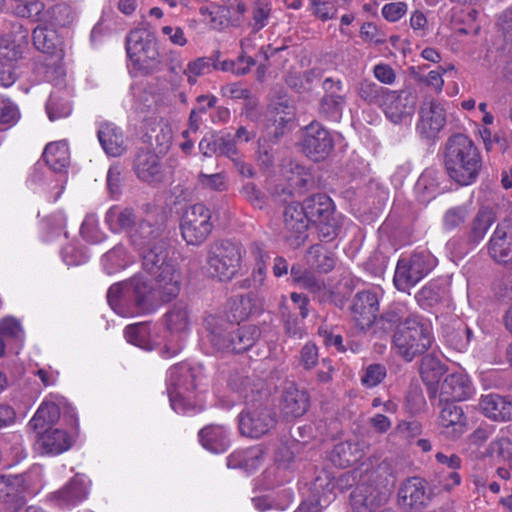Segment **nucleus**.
<instances>
[{
    "label": "nucleus",
    "instance_id": "nucleus-1",
    "mask_svg": "<svg viewBox=\"0 0 512 512\" xmlns=\"http://www.w3.org/2000/svg\"><path fill=\"white\" fill-rule=\"evenodd\" d=\"M142 268L155 280V289L161 301L176 298L181 289V273L169 257L168 243L158 240L151 247L141 251Z\"/></svg>",
    "mask_w": 512,
    "mask_h": 512
},
{
    "label": "nucleus",
    "instance_id": "nucleus-2",
    "mask_svg": "<svg viewBox=\"0 0 512 512\" xmlns=\"http://www.w3.org/2000/svg\"><path fill=\"white\" fill-rule=\"evenodd\" d=\"M445 169L449 177L461 186L474 183L481 169V156L473 141L464 134L448 138L444 153Z\"/></svg>",
    "mask_w": 512,
    "mask_h": 512
},
{
    "label": "nucleus",
    "instance_id": "nucleus-3",
    "mask_svg": "<svg viewBox=\"0 0 512 512\" xmlns=\"http://www.w3.org/2000/svg\"><path fill=\"white\" fill-rule=\"evenodd\" d=\"M392 483V475L386 463L379 464L371 471L366 470L361 482L350 495L352 510L374 512L387 502Z\"/></svg>",
    "mask_w": 512,
    "mask_h": 512
},
{
    "label": "nucleus",
    "instance_id": "nucleus-4",
    "mask_svg": "<svg viewBox=\"0 0 512 512\" xmlns=\"http://www.w3.org/2000/svg\"><path fill=\"white\" fill-rule=\"evenodd\" d=\"M434 342L431 324L422 316L398 327L392 336V348L407 362L428 351Z\"/></svg>",
    "mask_w": 512,
    "mask_h": 512
},
{
    "label": "nucleus",
    "instance_id": "nucleus-5",
    "mask_svg": "<svg viewBox=\"0 0 512 512\" xmlns=\"http://www.w3.org/2000/svg\"><path fill=\"white\" fill-rule=\"evenodd\" d=\"M244 249L241 243L218 240L209 245L207 265L212 277L219 281H230L239 272Z\"/></svg>",
    "mask_w": 512,
    "mask_h": 512
},
{
    "label": "nucleus",
    "instance_id": "nucleus-6",
    "mask_svg": "<svg viewBox=\"0 0 512 512\" xmlns=\"http://www.w3.org/2000/svg\"><path fill=\"white\" fill-rule=\"evenodd\" d=\"M126 51L133 65L144 73L154 72L160 66L156 38L147 29L135 28L128 33Z\"/></svg>",
    "mask_w": 512,
    "mask_h": 512
},
{
    "label": "nucleus",
    "instance_id": "nucleus-7",
    "mask_svg": "<svg viewBox=\"0 0 512 512\" xmlns=\"http://www.w3.org/2000/svg\"><path fill=\"white\" fill-rule=\"evenodd\" d=\"M302 208L310 222L318 226L319 238L329 243L339 234L341 223L339 216L335 215L332 199L326 194H315L308 197Z\"/></svg>",
    "mask_w": 512,
    "mask_h": 512
},
{
    "label": "nucleus",
    "instance_id": "nucleus-8",
    "mask_svg": "<svg viewBox=\"0 0 512 512\" xmlns=\"http://www.w3.org/2000/svg\"><path fill=\"white\" fill-rule=\"evenodd\" d=\"M437 265V259L426 250L415 251L410 256L399 258L393 282L397 290L408 292L418 284Z\"/></svg>",
    "mask_w": 512,
    "mask_h": 512
},
{
    "label": "nucleus",
    "instance_id": "nucleus-9",
    "mask_svg": "<svg viewBox=\"0 0 512 512\" xmlns=\"http://www.w3.org/2000/svg\"><path fill=\"white\" fill-rule=\"evenodd\" d=\"M211 210L202 203L185 208L180 218V232L187 245L200 246L213 230Z\"/></svg>",
    "mask_w": 512,
    "mask_h": 512
},
{
    "label": "nucleus",
    "instance_id": "nucleus-10",
    "mask_svg": "<svg viewBox=\"0 0 512 512\" xmlns=\"http://www.w3.org/2000/svg\"><path fill=\"white\" fill-rule=\"evenodd\" d=\"M167 392L172 409L177 413L188 410L187 394L196 389L195 375L184 362L173 365L167 372Z\"/></svg>",
    "mask_w": 512,
    "mask_h": 512
},
{
    "label": "nucleus",
    "instance_id": "nucleus-11",
    "mask_svg": "<svg viewBox=\"0 0 512 512\" xmlns=\"http://www.w3.org/2000/svg\"><path fill=\"white\" fill-rule=\"evenodd\" d=\"M276 414L268 407H257L243 411L238 416L242 436L258 439L275 428Z\"/></svg>",
    "mask_w": 512,
    "mask_h": 512
},
{
    "label": "nucleus",
    "instance_id": "nucleus-12",
    "mask_svg": "<svg viewBox=\"0 0 512 512\" xmlns=\"http://www.w3.org/2000/svg\"><path fill=\"white\" fill-rule=\"evenodd\" d=\"M126 300L129 303L127 313L149 314L156 310L154 289L142 275H135L126 280Z\"/></svg>",
    "mask_w": 512,
    "mask_h": 512
},
{
    "label": "nucleus",
    "instance_id": "nucleus-13",
    "mask_svg": "<svg viewBox=\"0 0 512 512\" xmlns=\"http://www.w3.org/2000/svg\"><path fill=\"white\" fill-rule=\"evenodd\" d=\"M416 104L417 95L412 89L389 90L381 109L391 122L398 124L412 117Z\"/></svg>",
    "mask_w": 512,
    "mask_h": 512
},
{
    "label": "nucleus",
    "instance_id": "nucleus-14",
    "mask_svg": "<svg viewBox=\"0 0 512 512\" xmlns=\"http://www.w3.org/2000/svg\"><path fill=\"white\" fill-rule=\"evenodd\" d=\"M303 152L313 161L324 160L334 148V140L328 129L319 122H311L305 128L301 142Z\"/></svg>",
    "mask_w": 512,
    "mask_h": 512
},
{
    "label": "nucleus",
    "instance_id": "nucleus-15",
    "mask_svg": "<svg viewBox=\"0 0 512 512\" xmlns=\"http://www.w3.org/2000/svg\"><path fill=\"white\" fill-rule=\"evenodd\" d=\"M432 500L427 482L419 477L407 479L398 490V504L406 511L421 512Z\"/></svg>",
    "mask_w": 512,
    "mask_h": 512
},
{
    "label": "nucleus",
    "instance_id": "nucleus-16",
    "mask_svg": "<svg viewBox=\"0 0 512 512\" xmlns=\"http://www.w3.org/2000/svg\"><path fill=\"white\" fill-rule=\"evenodd\" d=\"M324 91L319 101V114L331 121H339L342 117L347 98L343 94V82L340 79L328 77L322 83Z\"/></svg>",
    "mask_w": 512,
    "mask_h": 512
},
{
    "label": "nucleus",
    "instance_id": "nucleus-17",
    "mask_svg": "<svg viewBox=\"0 0 512 512\" xmlns=\"http://www.w3.org/2000/svg\"><path fill=\"white\" fill-rule=\"evenodd\" d=\"M309 219L298 204H290L284 211L283 237L293 247H299L308 237Z\"/></svg>",
    "mask_w": 512,
    "mask_h": 512
},
{
    "label": "nucleus",
    "instance_id": "nucleus-18",
    "mask_svg": "<svg viewBox=\"0 0 512 512\" xmlns=\"http://www.w3.org/2000/svg\"><path fill=\"white\" fill-rule=\"evenodd\" d=\"M352 319L360 330L369 329L379 311V299L375 292L364 290L357 292L350 307Z\"/></svg>",
    "mask_w": 512,
    "mask_h": 512
},
{
    "label": "nucleus",
    "instance_id": "nucleus-19",
    "mask_svg": "<svg viewBox=\"0 0 512 512\" xmlns=\"http://www.w3.org/2000/svg\"><path fill=\"white\" fill-rule=\"evenodd\" d=\"M441 434L447 439H459L467 430V418L461 406L446 403L439 414Z\"/></svg>",
    "mask_w": 512,
    "mask_h": 512
},
{
    "label": "nucleus",
    "instance_id": "nucleus-20",
    "mask_svg": "<svg viewBox=\"0 0 512 512\" xmlns=\"http://www.w3.org/2000/svg\"><path fill=\"white\" fill-rule=\"evenodd\" d=\"M35 450L42 455H58L70 449L72 442L67 431L59 428H48L35 432Z\"/></svg>",
    "mask_w": 512,
    "mask_h": 512
},
{
    "label": "nucleus",
    "instance_id": "nucleus-21",
    "mask_svg": "<svg viewBox=\"0 0 512 512\" xmlns=\"http://www.w3.org/2000/svg\"><path fill=\"white\" fill-rule=\"evenodd\" d=\"M446 123L445 110L436 100L425 102L420 109L417 124L419 133L426 139L434 138Z\"/></svg>",
    "mask_w": 512,
    "mask_h": 512
},
{
    "label": "nucleus",
    "instance_id": "nucleus-22",
    "mask_svg": "<svg viewBox=\"0 0 512 512\" xmlns=\"http://www.w3.org/2000/svg\"><path fill=\"white\" fill-rule=\"evenodd\" d=\"M490 256L499 263L512 261V224L508 221L499 223L488 243Z\"/></svg>",
    "mask_w": 512,
    "mask_h": 512
},
{
    "label": "nucleus",
    "instance_id": "nucleus-23",
    "mask_svg": "<svg viewBox=\"0 0 512 512\" xmlns=\"http://www.w3.org/2000/svg\"><path fill=\"white\" fill-rule=\"evenodd\" d=\"M310 406L309 394L293 382L287 383L280 398V409L285 417H300Z\"/></svg>",
    "mask_w": 512,
    "mask_h": 512
},
{
    "label": "nucleus",
    "instance_id": "nucleus-24",
    "mask_svg": "<svg viewBox=\"0 0 512 512\" xmlns=\"http://www.w3.org/2000/svg\"><path fill=\"white\" fill-rule=\"evenodd\" d=\"M473 386L467 375L452 373L445 377L440 386L439 397L441 401L453 403L464 401L473 394Z\"/></svg>",
    "mask_w": 512,
    "mask_h": 512
},
{
    "label": "nucleus",
    "instance_id": "nucleus-25",
    "mask_svg": "<svg viewBox=\"0 0 512 512\" xmlns=\"http://www.w3.org/2000/svg\"><path fill=\"white\" fill-rule=\"evenodd\" d=\"M163 225L158 223L152 217L140 219L134 229L131 230L128 236L131 244L142 251L151 247L158 240H165L162 238Z\"/></svg>",
    "mask_w": 512,
    "mask_h": 512
},
{
    "label": "nucleus",
    "instance_id": "nucleus-26",
    "mask_svg": "<svg viewBox=\"0 0 512 512\" xmlns=\"http://www.w3.org/2000/svg\"><path fill=\"white\" fill-rule=\"evenodd\" d=\"M163 319L166 329L180 338L190 332L193 324L192 312L184 301L174 303L164 314Z\"/></svg>",
    "mask_w": 512,
    "mask_h": 512
},
{
    "label": "nucleus",
    "instance_id": "nucleus-27",
    "mask_svg": "<svg viewBox=\"0 0 512 512\" xmlns=\"http://www.w3.org/2000/svg\"><path fill=\"white\" fill-rule=\"evenodd\" d=\"M134 170L137 177L147 183L161 182L164 178L159 156L146 149H141L134 160Z\"/></svg>",
    "mask_w": 512,
    "mask_h": 512
},
{
    "label": "nucleus",
    "instance_id": "nucleus-28",
    "mask_svg": "<svg viewBox=\"0 0 512 512\" xmlns=\"http://www.w3.org/2000/svg\"><path fill=\"white\" fill-rule=\"evenodd\" d=\"M445 372V365L435 355L427 354L422 358L420 375L427 386V393L430 399L437 397L439 382Z\"/></svg>",
    "mask_w": 512,
    "mask_h": 512
},
{
    "label": "nucleus",
    "instance_id": "nucleus-29",
    "mask_svg": "<svg viewBox=\"0 0 512 512\" xmlns=\"http://www.w3.org/2000/svg\"><path fill=\"white\" fill-rule=\"evenodd\" d=\"M97 136L107 155L119 157L125 152L126 146L123 132L115 124L108 122L102 123L99 126Z\"/></svg>",
    "mask_w": 512,
    "mask_h": 512
},
{
    "label": "nucleus",
    "instance_id": "nucleus-30",
    "mask_svg": "<svg viewBox=\"0 0 512 512\" xmlns=\"http://www.w3.org/2000/svg\"><path fill=\"white\" fill-rule=\"evenodd\" d=\"M201 445L216 454L224 453L230 446L228 430L221 425H207L198 433Z\"/></svg>",
    "mask_w": 512,
    "mask_h": 512
},
{
    "label": "nucleus",
    "instance_id": "nucleus-31",
    "mask_svg": "<svg viewBox=\"0 0 512 512\" xmlns=\"http://www.w3.org/2000/svg\"><path fill=\"white\" fill-rule=\"evenodd\" d=\"M480 409L485 416L495 421L512 418V402L499 394H488L480 401Z\"/></svg>",
    "mask_w": 512,
    "mask_h": 512
},
{
    "label": "nucleus",
    "instance_id": "nucleus-32",
    "mask_svg": "<svg viewBox=\"0 0 512 512\" xmlns=\"http://www.w3.org/2000/svg\"><path fill=\"white\" fill-rule=\"evenodd\" d=\"M261 299L253 292L237 296L232 299L230 312L235 321H244L262 312Z\"/></svg>",
    "mask_w": 512,
    "mask_h": 512
},
{
    "label": "nucleus",
    "instance_id": "nucleus-33",
    "mask_svg": "<svg viewBox=\"0 0 512 512\" xmlns=\"http://www.w3.org/2000/svg\"><path fill=\"white\" fill-rule=\"evenodd\" d=\"M290 275L295 284L313 295L321 297L326 294L327 287L324 280L316 276L313 271L303 268L300 264L291 266Z\"/></svg>",
    "mask_w": 512,
    "mask_h": 512
},
{
    "label": "nucleus",
    "instance_id": "nucleus-34",
    "mask_svg": "<svg viewBox=\"0 0 512 512\" xmlns=\"http://www.w3.org/2000/svg\"><path fill=\"white\" fill-rule=\"evenodd\" d=\"M140 219L131 208L112 206L105 215V222L114 233L125 231L128 236Z\"/></svg>",
    "mask_w": 512,
    "mask_h": 512
},
{
    "label": "nucleus",
    "instance_id": "nucleus-35",
    "mask_svg": "<svg viewBox=\"0 0 512 512\" xmlns=\"http://www.w3.org/2000/svg\"><path fill=\"white\" fill-rule=\"evenodd\" d=\"M262 462L263 450L259 446L235 451L227 458L229 468H240L249 473L256 470Z\"/></svg>",
    "mask_w": 512,
    "mask_h": 512
},
{
    "label": "nucleus",
    "instance_id": "nucleus-36",
    "mask_svg": "<svg viewBox=\"0 0 512 512\" xmlns=\"http://www.w3.org/2000/svg\"><path fill=\"white\" fill-rule=\"evenodd\" d=\"M494 222V211L487 206L481 207L473 217L467 231L468 242L473 245L480 243Z\"/></svg>",
    "mask_w": 512,
    "mask_h": 512
},
{
    "label": "nucleus",
    "instance_id": "nucleus-37",
    "mask_svg": "<svg viewBox=\"0 0 512 512\" xmlns=\"http://www.w3.org/2000/svg\"><path fill=\"white\" fill-rule=\"evenodd\" d=\"M363 454L362 446L359 443L340 442L334 446L331 461L335 466L346 468L357 463L363 457Z\"/></svg>",
    "mask_w": 512,
    "mask_h": 512
},
{
    "label": "nucleus",
    "instance_id": "nucleus-38",
    "mask_svg": "<svg viewBox=\"0 0 512 512\" xmlns=\"http://www.w3.org/2000/svg\"><path fill=\"white\" fill-rule=\"evenodd\" d=\"M421 317L412 312L410 308L403 302H394L382 313L380 320L383 324H387L388 328L406 326L408 323L415 321Z\"/></svg>",
    "mask_w": 512,
    "mask_h": 512
},
{
    "label": "nucleus",
    "instance_id": "nucleus-39",
    "mask_svg": "<svg viewBox=\"0 0 512 512\" xmlns=\"http://www.w3.org/2000/svg\"><path fill=\"white\" fill-rule=\"evenodd\" d=\"M60 418V408L54 402L43 401L28 423V427L34 432H40L52 428Z\"/></svg>",
    "mask_w": 512,
    "mask_h": 512
},
{
    "label": "nucleus",
    "instance_id": "nucleus-40",
    "mask_svg": "<svg viewBox=\"0 0 512 512\" xmlns=\"http://www.w3.org/2000/svg\"><path fill=\"white\" fill-rule=\"evenodd\" d=\"M389 90L369 78L361 79L355 86L359 99L367 105H376L380 108Z\"/></svg>",
    "mask_w": 512,
    "mask_h": 512
},
{
    "label": "nucleus",
    "instance_id": "nucleus-41",
    "mask_svg": "<svg viewBox=\"0 0 512 512\" xmlns=\"http://www.w3.org/2000/svg\"><path fill=\"white\" fill-rule=\"evenodd\" d=\"M205 326L208 330V338L211 345L219 351L230 352L232 332L226 330L224 321L210 315L205 319Z\"/></svg>",
    "mask_w": 512,
    "mask_h": 512
},
{
    "label": "nucleus",
    "instance_id": "nucleus-42",
    "mask_svg": "<svg viewBox=\"0 0 512 512\" xmlns=\"http://www.w3.org/2000/svg\"><path fill=\"white\" fill-rule=\"evenodd\" d=\"M42 156L45 163L54 172H62L69 165V149L65 142L59 141L47 144Z\"/></svg>",
    "mask_w": 512,
    "mask_h": 512
},
{
    "label": "nucleus",
    "instance_id": "nucleus-43",
    "mask_svg": "<svg viewBox=\"0 0 512 512\" xmlns=\"http://www.w3.org/2000/svg\"><path fill=\"white\" fill-rule=\"evenodd\" d=\"M261 331L255 325H245L237 328L231 334L230 352L244 353L260 338Z\"/></svg>",
    "mask_w": 512,
    "mask_h": 512
},
{
    "label": "nucleus",
    "instance_id": "nucleus-44",
    "mask_svg": "<svg viewBox=\"0 0 512 512\" xmlns=\"http://www.w3.org/2000/svg\"><path fill=\"white\" fill-rule=\"evenodd\" d=\"M335 481L330 473L321 471L311 484L313 493V502H319L322 509L324 505H328L335 498Z\"/></svg>",
    "mask_w": 512,
    "mask_h": 512
},
{
    "label": "nucleus",
    "instance_id": "nucleus-45",
    "mask_svg": "<svg viewBox=\"0 0 512 512\" xmlns=\"http://www.w3.org/2000/svg\"><path fill=\"white\" fill-rule=\"evenodd\" d=\"M86 496V484L82 478L77 476L55 494L59 505L63 507L75 506L83 501Z\"/></svg>",
    "mask_w": 512,
    "mask_h": 512
},
{
    "label": "nucleus",
    "instance_id": "nucleus-46",
    "mask_svg": "<svg viewBox=\"0 0 512 512\" xmlns=\"http://www.w3.org/2000/svg\"><path fill=\"white\" fill-rule=\"evenodd\" d=\"M440 172L433 168L425 169L418 178L415 190L421 202H429L439 189Z\"/></svg>",
    "mask_w": 512,
    "mask_h": 512
},
{
    "label": "nucleus",
    "instance_id": "nucleus-47",
    "mask_svg": "<svg viewBox=\"0 0 512 512\" xmlns=\"http://www.w3.org/2000/svg\"><path fill=\"white\" fill-rule=\"evenodd\" d=\"M269 115L276 125L275 135H282L284 128L294 120L295 108L288 100H279L270 106Z\"/></svg>",
    "mask_w": 512,
    "mask_h": 512
},
{
    "label": "nucleus",
    "instance_id": "nucleus-48",
    "mask_svg": "<svg viewBox=\"0 0 512 512\" xmlns=\"http://www.w3.org/2000/svg\"><path fill=\"white\" fill-rule=\"evenodd\" d=\"M46 112L51 121L69 116L72 112L69 93L66 90L52 92L46 103Z\"/></svg>",
    "mask_w": 512,
    "mask_h": 512
},
{
    "label": "nucleus",
    "instance_id": "nucleus-49",
    "mask_svg": "<svg viewBox=\"0 0 512 512\" xmlns=\"http://www.w3.org/2000/svg\"><path fill=\"white\" fill-rule=\"evenodd\" d=\"M307 261L312 267H315L322 273H329L336 265L335 254L321 244H315L309 248Z\"/></svg>",
    "mask_w": 512,
    "mask_h": 512
},
{
    "label": "nucleus",
    "instance_id": "nucleus-50",
    "mask_svg": "<svg viewBox=\"0 0 512 512\" xmlns=\"http://www.w3.org/2000/svg\"><path fill=\"white\" fill-rule=\"evenodd\" d=\"M33 44L44 54L53 55L59 49L60 40L55 30L38 26L33 30Z\"/></svg>",
    "mask_w": 512,
    "mask_h": 512
},
{
    "label": "nucleus",
    "instance_id": "nucleus-51",
    "mask_svg": "<svg viewBox=\"0 0 512 512\" xmlns=\"http://www.w3.org/2000/svg\"><path fill=\"white\" fill-rule=\"evenodd\" d=\"M214 56V70H221L224 72L230 71L235 75H245L250 71V68L255 64V60L250 56L240 55L236 61L224 60L220 61V52L215 51Z\"/></svg>",
    "mask_w": 512,
    "mask_h": 512
},
{
    "label": "nucleus",
    "instance_id": "nucleus-52",
    "mask_svg": "<svg viewBox=\"0 0 512 512\" xmlns=\"http://www.w3.org/2000/svg\"><path fill=\"white\" fill-rule=\"evenodd\" d=\"M321 77L319 69H309L302 73H289L286 77V83L289 87L298 93H305L312 90L313 84Z\"/></svg>",
    "mask_w": 512,
    "mask_h": 512
},
{
    "label": "nucleus",
    "instance_id": "nucleus-53",
    "mask_svg": "<svg viewBox=\"0 0 512 512\" xmlns=\"http://www.w3.org/2000/svg\"><path fill=\"white\" fill-rule=\"evenodd\" d=\"M470 215V206L462 204L447 209L442 218L443 229L453 231L462 227Z\"/></svg>",
    "mask_w": 512,
    "mask_h": 512
},
{
    "label": "nucleus",
    "instance_id": "nucleus-54",
    "mask_svg": "<svg viewBox=\"0 0 512 512\" xmlns=\"http://www.w3.org/2000/svg\"><path fill=\"white\" fill-rule=\"evenodd\" d=\"M107 301L116 313L123 316L130 315V313H127L129 303L126 300V281L110 286L107 292Z\"/></svg>",
    "mask_w": 512,
    "mask_h": 512
},
{
    "label": "nucleus",
    "instance_id": "nucleus-55",
    "mask_svg": "<svg viewBox=\"0 0 512 512\" xmlns=\"http://www.w3.org/2000/svg\"><path fill=\"white\" fill-rule=\"evenodd\" d=\"M127 341L142 349L149 350L150 346V330L145 322L128 325L124 330Z\"/></svg>",
    "mask_w": 512,
    "mask_h": 512
},
{
    "label": "nucleus",
    "instance_id": "nucleus-56",
    "mask_svg": "<svg viewBox=\"0 0 512 512\" xmlns=\"http://www.w3.org/2000/svg\"><path fill=\"white\" fill-rule=\"evenodd\" d=\"M125 251L122 246H115L102 257V266L108 275L120 271L125 266Z\"/></svg>",
    "mask_w": 512,
    "mask_h": 512
},
{
    "label": "nucleus",
    "instance_id": "nucleus-57",
    "mask_svg": "<svg viewBox=\"0 0 512 512\" xmlns=\"http://www.w3.org/2000/svg\"><path fill=\"white\" fill-rule=\"evenodd\" d=\"M20 119V111L9 99H0V131L14 126Z\"/></svg>",
    "mask_w": 512,
    "mask_h": 512
},
{
    "label": "nucleus",
    "instance_id": "nucleus-58",
    "mask_svg": "<svg viewBox=\"0 0 512 512\" xmlns=\"http://www.w3.org/2000/svg\"><path fill=\"white\" fill-rule=\"evenodd\" d=\"M252 29L257 32L268 24L271 14V5L267 1L256 0L252 7Z\"/></svg>",
    "mask_w": 512,
    "mask_h": 512
},
{
    "label": "nucleus",
    "instance_id": "nucleus-59",
    "mask_svg": "<svg viewBox=\"0 0 512 512\" xmlns=\"http://www.w3.org/2000/svg\"><path fill=\"white\" fill-rule=\"evenodd\" d=\"M415 299L421 307H432L441 300V290L437 284L428 283L415 295Z\"/></svg>",
    "mask_w": 512,
    "mask_h": 512
},
{
    "label": "nucleus",
    "instance_id": "nucleus-60",
    "mask_svg": "<svg viewBox=\"0 0 512 512\" xmlns=\"http://www.w3.org/2000/svg\"><path fill=\"white\" fill-rule=\"evenodd\" d=\"M239 193L255 208L262 209L266 205V195L253 182L244 183Z\"/></svg>",
    "mask_w": 512,
    "mask_h": 512
},
{
    "label": "nucleus",
    "instance_id": "nucleus-61",
    "mask_svg": "<svg viewBox=\"0 0 512 512\" xmlns=\"http://www.w3.org/2000/svg\"><path fill=\"white\" fill-rule=\"evenodd\" d=\"M198 178L201 185L206 189L216 192H224L228 189L227 174L224 172L214 174L201 172L199 173Z\"/></svg>",
    "mask_w": 512,
    "mask_h": 512
},
{
    "label": "nucleus",
    "instance_id": "nucleus-62",
    "mask_svg": "<svg viewBox=\"0 0 512 512\" xmlns=\"http://www.w3.org/2000/svg\"><path fill=\"white\" fill-rule=\"evenodd\" d=\"M386 374L387 370L384 365L378 363L370 364L365 368L361 376V383L368 388L375 387L384 380Z\"/></svg>",
    "mask_w": 512,
    "mask_h": 512
},
{
    "label": "nucleus",
    "instance_id": "nucleus-63",
    "mask_svg": "<svg viewBox=\"0 0 512 512\" xmlns=\"http://www.w3.org/2000/svg\"><path fill=\"white\" fill-rule=\"evenodd\" d=\"M21 57H14L13 59L0 60V86L7 88L12 86L17 77V62Z\"/></svg>",
    "mask_w": 512,
    "mask_h": 512
},
{
    "label": "nucleus",
    "instance_id": "nucleus-64",
    "mask_svg": "<svg viewBox=\"0 0 512 512\" xmlns=\"http://www.w3.org/2000/svg\"><path fill=\"white\" fill-rule=\"evenodd\" d=\"M405 401L409 411L413 414L420 412L424 408L426 401L418 383L410 384Z\"/></svg>",
    "mask_w": 512,
    "mask_h": 512
}]
</instances>
